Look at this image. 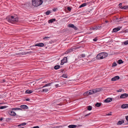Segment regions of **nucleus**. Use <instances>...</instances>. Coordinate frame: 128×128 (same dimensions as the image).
<instances>
[{
  "label": "nucleus",
  "instance_id": "obj_1",
  "mask_svg": "<svg viewBox=\"0 0 128 128\" xmlns=\"http://www.w3.org/2000/svg\"><path fill=\"white\" fill-rule=\"evenodd\" d=\"M6 19L9 22L12 23H14L18 21V18L15 16H9Z\"/></svg>",
  "mask_w": 128,
  "mask_h": 128
},
{
  "label": "nucleus",
  "instance_id": "obj_2",
  "mask_svg": "<svg viewBox=\"0 0 128 128\" xmlns=\"http://www.w3.org/2000/svg\"><path fill=\"white\" fill-rule=\"evenodd\" d=\"M108 54L105 52H102L98 54L96 56V58L98 60L102 59L106 57Z\"/></svg>",
  "mask_w": 128,
  "mask_h": 128
},
{
  "label": "nucleus",
  "instance_id": "obj_3",
  "mask_svg": "<svg viewBox=\"0 0 128 128\" xmlns=\"http://www.w3.org/2000/svg\"><path fill=\"white\" fill-rule=\"evenodd\" d=\"M32 5L35 6H37L42 3V0H32Z\"/></svg>",
  "mask_w": 128,
  "mask_h": 128
},
{
  "label": "nucleus",
  "instance_id": "obj_4",
  "mask_svg": "<svg viewBox=\"0 0 128 128\" xmlns=\"http://www.w3.org/2000/svg\"><path fill=\"white\" fill-rule=\"evenodd\" d=\"M31 52H22L21 53H18L15 54H14V56H16V55H18L19 56H21L23 55L28 54L30 53H31Z\"/></svg>",
  "mask_w": 128,
  "mask_h": 128
},
{
  "label": "nucleus",
  "instance_id": "obj_5",
  "mask_svg": "<svg viewBox=\"0 0 128 128\" xmlns=\"http://www.w3.org/2000/svg\"><path fill=\"white\" fill-rule=\"evenodd\" d=\"M67 26L68 27L73 28L75 30H77L78 29V28L73 24H69Z\"/></svg>",
  "mask_w": 128,
  "mask_h": 128
},
{
  "label": "nucleus",
  "instance_id": "obj_6",
  "mask_svg": "<svg viewBox=\"0 0 128 128\" xmlns=\"http://www.w3.org/2000/svg\"><path fill=\"white\" fill-rule=\"evenodd\" d=\"M122 28V27L118 26L117 28H114L113 29L112 32H116L120 30Z\"/></svg>",
  "mask_w": 128,
  "mask_h": 128
},
{
  "label": "nucleus",
  "instance_id": "obj_7",
  "mask_svg": "<svg viewBox=\"0 0 128 128\" xmlns=\"http://www.w3.org/2000/svg\"><path fill=\"white\" fill-rule=\"evenodd\" d=\"M128 96V94L126 93H124L121 94L120 96V98H125Z\"/></svg>",
  "mask_w": 128,
  "mask_h": 128
},
{
  "label": "nucleus",
  "instance_id": "obj_8",
  "mask_svg": "<svg viewBox=\"0 0 128 128\" xmlns=\"http://www.w3.org/2000/svg\"><path fill=\"white\" fill-rule=\"evenodd\" d=\"M120 78L119 76H116L112 78L111 80L112 81H115L119 79Z\"/></svg>",
  "mask_w": 128,
  "mask_h": 128
},
{
  "label": "nucleus",
  "instance_id": "obj_9",
  "mask_svg": "<svg viewBox=\"0 0 128 128\" xmlns=\"http://www.w3.org/2000/svg\"><path fill=\"white\" fill-rule=\"evenodd\" d=\"M112 100V98H108L105 100L104 102L106 103H108L111 102Z\"/></svg>",
  "mask_w": 128,
  "mask_h": 128
},
{
  "label": "nucleus",
  "instance_id": "obj_10",
  "mask_svg": "<svg viewBox=\"0 0 128 128\" xmlns=\"http://www.w3.org/2000/svg\"><path fill=\"white\" fill-rule=\"evenodd\" d=\"M44 44L42 43H39L37 44H36L35 46H33L32 47L34 46H37L40 47H42L44 46Z\"/></svg>",
  "mask_w": 128,
  "mask_h": 128
},
{
  "label": "nucleus",
  "instance_id": "obj_11",
  "mask_svg": "<svg viewBox=\"0 0 128 128\" xmlns=\"http://www.w3.org/2000/svg\"><path fill=\"white\" fill-rule=\"evenodd\" d=\"M121 107L122 108H128V104H123L121 105Z\"/></svg>",
  "mask_w": 128,
  "mask_h": 128
},
{
  "label": "nucleus",
  "instance_id": "obj_12",
  "mask_svg": "<svg viewBox=\"0 0 128 128\" xmlns=\"http://www.w3.org/2000/svg\"><path fill=\"white\" fill-rule=\"evenodd\" d=\"M95 93L98 92L102 90V89L101 88H99L94 89Z\"/></svg>",
  "mask_w": 128,
  "mask_h": 128
},
{
  "label": "nucleus",
  "instance_id": "obj_13",
  "mask_svg": "<svg viewBox=\"0 0 128 128\" xmlns=\"http://www.w3.org/2000/svg\"><path fill=\"white\" fill-rule=\"evenodd\" d=\"M21 108L23 109H27L28 108V106L25 105H22L20 106Z\"/></svg>",
  "mask_w": 128,
  "mask_h": 128
},
{
  "label": "nucleus",
  "instance_id": "obj_14",
  "mask_svg": "<svg viewBox=\"0 0 128 128\" xmlns=\"http://www.w3.org/2000/svg\"><path fill=\"white\" fill-rule=\"evenodd\" d=\"M56 21V19L55 18H52L48 20V23H52Z\"/></svg>",
  "mask_w": 128,
  "mask_h": 128
},
{
  "label": "nucleus",
  "instance_id": "obj_15",
  "mask_svg": "<svg viewBox=\"0 0 128 128\" xmlns=\"http://www.w3.org/2000/svg\"><path fill=\"white\" fill-rule=\"evenodd\" d=\"M90 92V90L87 91L86 92H85L84 94V95L85 96H86L88 95H90L91 93Z\"/></svg>",
  "mask_w": 128,
  "mask_h": 128
},
{
  "label": "nucleus",
  "instance_id": "obj_16",
  "mask_svg": "<svg viewBox=\"0 0 128 128\" xmlns=\"http://www.w3.org/2000/svg\"><path fill=\"white\" fill-rule=\"evenodd\" d=\"M77 126L75 125H69L68 127L70 128H76Z\"/></svg>",
  "mask_w": 128,
  "mask_h": 128
},
{
  "label": "nucleus",
  "instance_id": "obj_17",
  "mask_svg": "<svg viewBox=\"0 0 128 128\" xmlns=\"http://www.w3.org/2000/svg\"><path fill=\"white\" fill-rule=\"evenodd\" d=\"M33 92V91L32 90H26L25 92V93L26 94H31Z\"/></svg>",
  "mask_w": 128,
  "mask_h": 128
},
{
  "label": "nucleus",
  "instance_id": "obj_18",
  "mask_svg": "<svg viewBox=\"0 0 128 128\" xmlns=\"http://www.w3.org/2000/svg\"><path fill=\"white\" fill-rule=\"evenodd\" d=\"M81 47V46H79V47H72L71 48V50L72 51H74L75 50H76V49H78V48H80Z\"/></svg>",
  "mask_w": 128,
  "mask_h": 128
},
{
  "label": "nucleus",
  "instance_id": "obj_19",
  "mask_svg": "<svg viewBox=\"0 0 128 128\" xmlns=\"http://www.w3.org/2000/svg\"><path fill=\"white\" fill-rule=\"evenodd\" d=\"M9 114L12 116H15L16 115V114L14 112L11 111L9 113Z\"/></svg>",
  "mask_w": 128,
  "mask_h": 128
},
{
  "label": "nucleus",
  "instance_id": "obj_20",
  "mask_svg": "<svg viewBox=\"0 0 128 128\" xmlns=\"http://www.w3.org/2000/svg\"><path fill=\"white\" fill-rule=\"evenodd\" d=\"M124 121L123 120H122V121H119L117 123V125H120L122 123H124Z\"/></svg>",
  "mask_w": 128,
  "mask_h": 128
},
{
  "label": "nucleus",
  "instance_id": "obj_21",
  "mask_svg": "<svg viewBox=\"0 0 128 128\" xmlns=\"http://www.w3.org/2000/svg\"><path fill=\"white\" fill-rule=\"evenodd\" d=\"M72 52L71 48L68 49L65 52L64 54H67L69 52Z\"/></svg>",
  "mask_w": 128,
  "mask_h": 128
},
{
  "label": "nucleus",
  "instance_id": "obj_22",
  "mask_svg": "<svg viewBox=\"0 0 128 128\" xmlns=\"http://www.w3.org/2000/svg\"><path fill=\"white\" fill-rule=\"evenodd\" d=\"M64 62V63H66L67 62V57H64L63 59L62 60Z\"/></svg>",
  "mask_w": 128,
  "mask_h": 128
},
{
  "label": "nucleus",
  "instance_id": "obj_23",
  "mask_svg": "<svg viewBox=\"0 0 128 128\" xmlns=\"http://www.w3.org/2000/svg\"><path fill=\"white\" fill-rule=\"evenodd\" d=\"M101 104H102V103L101 102H100V103L97 102L95 104V106H96L98 107H99L101 105Z\"/></svg>",
  "mask_w": 128,
  "mask_h": 128
},
{
  "label": "nucleus",
  "instance_id": "obj_24",
  "mask_svg": "<svg viewBox=\"0 0 128 128\" xmlns=\"http://www.w3.org/2000/svg\"><path fill=\"white\" fill-rule=\"evenodd\" d=\"M122 9L127 10L128 9V6H124L123 7H122Z\"/></svg>",
  "mask_w": 128,
  "mask_h": 128
},
{
  "label": "nucleus",
  "instance_id": "obj_25",
  "mask_svg": "<svg viewBox=\"0 0 128 128\" xmlns=\"http://www.w3.org/2000/svg\"><path fill=\"white\" fill-rule=\"evenodd\" d=\"M60 68V66L59 65H56L54 67V69L57 70L59 69Z\"/></svg>",
  "mask_w": 128,
  "mask_h": 128
},
{
  "label": "nucleus",
  "instance_id": "obj_26",
  "mask_svg": "<svg viewBox=\"0 0 128 128\" xmlns=\"http://www.w3.org/2000/svg\"><path fill=\"white\" fill-rule=\"evenodd\" d=\"M85 56V54H82L80 55V56H78V58H84Z\"/></svg>",
  "mask_w": 128,
  "mask_h": 128
},
{
  "label": "nucleus",
  "instance_id": "obj_27",
  "mask_svg": "<svg viewBox=\"0 0 128 128\" xmlns=\"http://www.w3.org/2000/svg\"><path fill=\"white\" fill-rule=\"evenodd\" d=\"M87 109L88 110H90L92 109V107L90 106H88L87 107Z\"/></svg>",
  "mask_w": 128,
  "mask_h": 128
},
{
  "label": "nucleus",
  "instance_id": "obj_28",
  "mask_svg": "<svg viewBox=\"0 0 128 128\" xmlns=\"http://www.w3.org/2000/svg\"><path fill=\"white\" fill-rule=\"evenodd\" d=\"M123 62H124L122 61V60L120 59L118 60V64H122L123 63Z\"/></svg>",
  "mask_w": 128,
  "mask_h": 128
},
{
  "label": "nucleus",
  "instance_id": "obj_29",
  "mask_svg": "<svg viewBox=\"0 0 128 128\" xmlns=\"http://www.w3.org/2000/svg\"><path fill=\"white\" fill-rule=\"evenodd\" d=\"M86 3H84L81 5L79 6V8H81L84 7L86 6Z\"/></svg>",
  "mask_w": 128,
  "mask_h": 128
},
{
  "label": "nucleus",
  "instance_id": "obj_30",
  "mask_svg": "<svg viewBox=\"0 0 128 128\" xmlns=\"http://www.w3.org/2000/svg\"><path fill=\"white\" fill-rule=\"evenodd\" d=\"M122 18H116V20L117 22H119L120 21H121V20H122Z\"/></svg>",
  "mask_w": 128,
  "mask_h": 128
},
{
  "label": "nucleus",
  "instance_id": "obj_31",
  "mask_svg": "<svg viewBox=\"0 0 128 128\" xmlns=\"http://www.w3.org/2000/svg\"><path fill=\"white\" fill-rule=\"evenodd\" d=\"M54 0H48V4H52L54 2Z\"/></svg>",
  "mask_w": 128,
  "mask_h": 128
},
{
  "label": "nucleus",
  "instance_id": "obj_32",
  "mask_svg": "<svg viewBox=\"0 0 128 128\" xmlns=\"http://www.w3.org/2000/svg\"><path fill=\"white\" fill-rule=\"evenodd\" d=\"M96 27L97 30H100V29L102 28V26H96Z\"/></svg>",
  "mask_w": 128,
  "mask_h": 128
},
{
  "label": "nucleus",
  "instance_id": "obj_33",
  "mask_svg": "<svg viewBox=\"0 0 128 128\" xmlns=\"http://www.w3.org/2000/svg\"><path fill=\"white\" fill-rule=\"evenodd\" d=\"M90 92L91 94L95 93L94 89L90 90Z\"/></svg>",
  "mask_w": 128,
  "mask_h": 128
},
{
  "label": "nucleus",
  "instance_id": "obj_34",
  "mask_svg": "<svg viewBox=\"0 0 128 128\" xmlns=\"http://www.w3.org/2000/svg\"><path fill=\"white\" fill-rule=\"evenodd\" d=\"M96 27V26H94L93 27H92L90 28V30H97Z\"/></svg>",
  "mask_w": 128,
  "mask_h": 128
},
{
  "label": "nucleus",
  "instance_id": "obj_35",
  "mask_svg": "<svg viewBox=\"0 0 128 128\" xmlns=\"http://www.w3.org/2000/svg\"><path fill=\"white\" fill-rule=\"evenodd\" d=\"M26 123H25V122H24L20 124L19 125H18V126H24V125H25L26 124Z\"/></svg>",
  "mask_w": 128,
  "mask_h": 128
},
{
  "label": "nucleus",
  "instance_id": "obj_36",
  "mask_svg": "<svg viewBox=\"0 0 128 128\" xmlns=\"http://www.w3.org/2000/svg\"><path fill=\"white\" fill-rule=\"evenodd\" d=\"M123 43L124 45H127L128 44V40H126Z\"/></svg>",
  "mask_w": 128,
  "mask_h": 128
},
{
  "label": "nucleus",
  "instance_id": "obj_37",
  "mask_svg": "<svg viewBox=\"0 0 128 128\" xmlns=\"http://www.w3.org/2000/svg\"><path fill=\"white\" fill-rule=\"evenodd\" d=\"M122 3H120L119 4L118 6H119V8H121L122 9V7H123V6H122Z\"/></svg>",
  "mask_w": 128,
  "mask_h": 128
},
{
  "label": "nucleus",
  "instance_id": "obj_38",
  "mask_svg": "<svg viewBox=\"0 0 128 128\" xmlns=\"http://www.w3.org/2000/svg\"><path fill=\"white\" fill-rule=\"evenodd\" d=\"M117 65V64L116 63V62H114L112 66H116Z\"/></svg>",
  "mask_w": 128,
  "mask_h": 128
},
{
  "label": "nucleus",
  "instance_id": "obj_39",
  "mask_svg": "<svg viewBox=\"0 0 128 128\" xmlns=\"http://www.w3.org/2000/svg\"><path fill=\"white\" fill-rule=\"evenodd\" d=\"M6 106H1L0 107V109H3L6 108Z\"/></svg>",
  "mask_w": 128,
  "mask_h": 128
},
{
  "label": "nucleus",
  "instance_id": "obj_40",
  "mask_svg": "<svg viewBox=\"0 0 128 128\" xmlns=\"http://www.w3.org/2000/svg\"><path fill=\"white\" fill-rule=\"evenodd\" d=\"M63 77L65 78H67V76L66 74H64L62 75V76Z\"/></svg>",
  "mask_w": 128,
  "mask_h": 128
},
{
  "label": "nucleus",
  "instance_id": "obj_41",
  "mask_svg": "<svg viewBox=\"0 0 128 128\" xmlns=\"http://www.w3.org/2000/svg\"><path fill=\"white\" fill-rule=\"evenodd\" d=\"M48 91V89H43L42 90V92H46Z\"/></svg>",
  "mask_w": 128,
  "mask_h": 128
},
{
  "label": "nucleus",
  "instance_id": "obj_42",
  "mask_svg": "<svg viewBox=\"0 0 128 128\" xmlns=\"http://www.w3.org/2000/svg\"><path fill=\"white\" fill-rule=\"evenodd\" d=\"M58 10V8H54L52 9V11L54 12H56L57 10Z\"/></svg>",
  "mask_w": 128,
  "mask_h": 128
},
{
  "label": "nucleus",
  "instance_id": "obj_43",
  "mask_svg": "<svg viewBox=\"0 0 128 128\" xmlns=\"http://www.w3.org/2000/svg\"><path fill=\"white\" fill-rule=\"evenodd\" d=\"M91 113H92L91 112V113H89L88 114H86V115H85V116H84V117H87L88 116H89L90 115V114H91Z\"/></svg>",
  "mask_w": 128,
  "mask_h": 128
},
{
  "label": "nucleus",
  "instance_id": "obj_44",
  "mask_svg": "<svg viewBox=\"0 0 128 128\" xmlns=\"http://www.w3.org/2000/svg\"><path fill=\"white\" fill-rule=\"evenodd\" d=\"M64 63H65L62 60H61L60 63V64L61 65H63Z\"/></svg>",
  "mask_w": 128,
  "mask_h": 128
},
{
  "label": "nucleus",
  "instance_id": "obj_45",
  "mask_svg": "<svg viewBox=\"0 0 128 128\" xmlns=\"http://www.w3.org/2000/svg\"><path fill=\"white\" fill-rule=\"evenodd\" d=\"M122 89H120L119 90H118L117 91V92H120L122 91Z\"/></svg>",
  "mask_w": 128,
  "mask_h": 128
},
{
  "label": "nucleus",
  "instance_id": "obj_46",
  "mask_svg": "<svg viewBox=\"0 0 128 128\" xmlns=\"http://www.w3.org/2000/svg\"><path fill=\"white\" fill-rule=\"evenodd\" d=\"M98 39L97 38H95L93 39V41L94 42H96L97 41Z\"/></svg>",
  "mask_w": 128,
  "mask_h": 128
},
{
  "label": "nucleus",
  "instance_id": "obj_47",
  "mask_svg": "<svg viewBox=\"0 0 128 128\" xmlns=\"http://www.w3.org/2000/svg\"><path fill=\"white\" fill-rule=\"evenodd\" d=\"M67 10L69 11H70L71 10V8L70 7L67 8Z\"/></svg>",
  "mask_w": 128,
  "mask_h": 128
},
{
  "label": "nucleus",
  "instance_id": "obj_48",
  "mask_svg": "<svg viewBox=\"0 0 128 128\" xmlns=\"http://www.w3.org/2000/svg\"><path fill=\"white\" fill-rule=\"evenodd\" d=\"M125 118L126 120L128 122V116H125Z\"/></svg>",
  "mask_w": 128,
  "mask_h": 128
},
{
  "label": "nucleus",
  "instance_id": "obj_49",
  "mask_svg": "<svg viewBox=\"0 0 128 128\" xmlns=\"http://www.w3.org/2000/svg\"><path fill=\"white\" fill-rule=\"evenodd\" d=\"M48 86V84H45V85L43 86H42V88H43L47 86Z\"/></svg>",
  "mask_w": 128,
  "mask_h": 128
},
{
  "label": "nucleus",
  "instance_id": "obj_50",
  "mask_svg": "<svg viewBox=\"0 0 128 128\" xmlns=\"http://www.w3.org/2000/svg\"><path fill=\"white\" fill-rule=\"evenodd\" d=\"M48 36H46V37H44L43 38V39L44 40H45L46 39H48Z\"/></svg>",
  "mask_w": 128,
  "mask_h": 128
},
{
  "label": "nucleus",
  "instance_id": "obj_51",
  "mask_svg": "<svg viewBox=\"0 0 128 128\" xmlns=\"http://www.w3.org/2000/svg\"><path fill=\"white\" fill-rule=\"evenodd\" d=\"M112 114L110 113H108V114H106V115L107 116H111L112 115Z\"/></svg>",
  "mask_w": 128,
  "mask_h": 128
},
{
  "label": "nucleus",
  "instance_id": "obj_52",
  "mask_svg": "<svg viewBox=\"0 0 128 128\" xmlns=\"http://www.w3.org/2000/svg\"><path fill=\"white\" fill-rule=\"evenodd\" d=\"M82 125H80V124H78L77 125H76L77 127H79V126H82Z\"/></svg>",
  "mask_w": 128,
  "mask_h": 128
},
{
  "label": "nucleus",
  "instance_id": "obj_53",
  "mask_svg": "<svg viewBox=\"0 0 128 128\" xmlns=\"http://www.w3.org/2000/svg\"><path fill=\"white\" fill-rule=\"evenodd\" d=\"M33 128H39V127L38 126H36L33 127Z\"/></svg>",
  "mask_w": 128,
  "mask_h": 128
},
{
  "label": "nucleus",
  "instance_id": "obj_54",
  "mask_svg": "<svg viewBox=\"0 0 128 128\" xmlns=\"http://www.w3.org/2000/svg\"><path fill=\"white\" fill-rule=\"evenodd\" d=\"M16 110H21V108H16Z\"/></svg>",
  "mask_w": 128,
  "mask_h": 128
},
{
  "label": "nucleus",
  "instance_id": "obj_55",
  "mask_svg": "<svg viewBox=\"0 0 128 128\" xmlns=\"http://www.w3.org/2000/svg\"><path fill=\"white\" fill-rule=\"evenodd\" d=\"M52 12V10L51 11L50 10H48V14Z\"/></svg>",
  "mask_w": 128,
  "mask_h": 128
},
{
  "label": "nucleus",
  "instance_id": "obj_56",
  "mask_svg": "<svg viewBox=\"0 0 128 128\" xmlns=\"http://www.w3.org/2000/svg\"><path fill=\"white\" fill-rule=\"evenodd\" d=\"M30 100V99L29 98H27L26 99V100L27 101H28Z\"/></svg>",
  "mask_w": 128,
  "mask_h": 128
},
{
  "label": "nucleus",
  "instance_id": "obj_57",
  "mask_svg": "<svg viewBox=\"0 0 128 128\" xmlns=\"http://www.w3.org/2000/svg\"><path fill=\"white\" fill-rule=\"evenodd\" d=\"M46 13V15H48V10L46 13Z\"/></svg>",
  "mask_w": 128,
  "mask_h": 128
},
{
  "label": "nucleus",
  "instance_id": "obj_58",
  "mask_svg": "<svg viewBox=\"0 0 128 128\" xmlns=\"http://www.w3.org/2000/svg\"><path fill=\"white\" fill-rule=\"evenodd\" d=\"M12 110H16V108H12Z\"/></svg>",
  "mask_w": 128,
  "mask_h": 128
},
{
  "label": "nucleus",
  "instance_id": "obj_59",
  "mask_svg": "<svg viewBox=\"0 0 128 128\" xmlns=\"http://www.w3.org/2000/svg\"><path fill=\"white\" fill-rule=\"evenodd\" d=\"M52 83V82L51 83H48V86H50V84Z\"/></svg>",
  "mask_w": 128,
  "mask_h": 128
},
{
  "label": "nucleus",
  "instance_id": "obj_60",
  "mask_svg": "<svg viewBox=\"0 0 128 128\" xmlns=\"http://www.w3.org/2000/svg\"><path fill=\"white\" fill-rule=\"evenodd\" d=\"M58 85H59V84H56L55 85V86H56V88H57L58 87Z\"/></svg>",
  "mask_w": 128,
  "mask_h": 128
},
{
  "label": "nucleus",
  "instance_id": "obj_61",
  "mask_svg": "<svg viewBox=\"0 0 128 128\" xmlns=\"http://www.w3.org/2000/svg\"><path fill=\"white\" fill-rule=\"evenodd\" d=\"M64 71V70H61V72H63Z\"/></svg>",
  "mask_w": 128,
  "mask_h": 128
},
{
  "label": "nucleus",
  "instance_id": "obj_62",
  "mask_svg": "<svg viewBox=\"0 0 128 128\" xmlns=\"http://www.w3.org/2000/svg\"><path fill=\"white\" fill-rule=\"evenodd\" d=\"M125 32V33H126V30H124V31H122L121 32Z\"/></svg>",
  "mask_w": 128,
  "mask_h": 128
},
{
  "label": "nucleus",
  "instance_id": "obj_63",
  "mask_svg": "<svg viewBox=\"0 0 128 128\" xmlns=\"http://www.w3.org/2000/svg\"><path fill=\"white\" fill-rule=\"evenodd\" d=\"M3 120V118H0V120L2 121Z\"/></svg>",
  "mask_w": 128,
  "mask_h": 128
},
{
  "label": "nucleus",
  "instance_id": "obj_64",
  "mask_svg": "<svg viewBox=\"0 0 128 128\" xmlns=\"http://www.w3.org/2000/svg\"><path fill=\"white\" fill-rule=\"evenodd\" d=\"M105 22L106 23H108V20H106L105 21Z\"/></svg>",
  "mask_w": 128,
  "mask_h": 128
}]
</instances>
